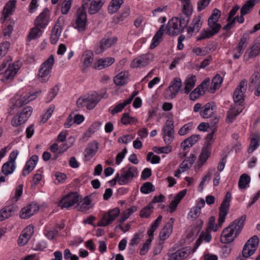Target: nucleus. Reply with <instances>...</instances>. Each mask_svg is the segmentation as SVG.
I'll use <instances>...</instances> for the list:
<instances>
[{
    "instance_id": "7ed1b4c3",
    "label": "nucleus",
    "mask_w": 260,
    "mask_h": 260,
    "mask_svg": "<svg viewBox=\"0 0 260 260\" xmlns=\"http://www.w3.org/2000/svg\"><path fill=\"white\" fill-rule=\"evenodd\" d=\"M231 199V193L230 191H228L226 193L224 199L219 208L218 219V224H212V225L209 226V228L212 229L213 231H217L221 227L222 223L224 222L225 217L229 210Z\"/></svg>"
},
{
    "instance_id": "a18cd8bd",
    "label": "nucleus",
    "mask_w": 260,
    "mask_h": 260,
    "mask_svg": "<svg viewBox=\"0 0 260 260\" xmlns=\"http://www.w3.org/2000/svg\"><path fill=\"white\" fill-rule=\"evenodd\" d=\"M222 82V78L219 74H217L212 79L211 90L214 92L217 88L220 87Z\"/></svg>"
},
{
    "instance_id": "8fccbe9b",
    "label": "nucleus",
    "mask_w": 260,
    "mask_h": 260,
    "mask_svg": "<svg viewBox=\"0 0 260 260\" xmlns=\"http://www.w3.org/2000/svg\"><path fill=\"white\" fill-rule=\"evenodd\" d=\"M213 36V33L211 32L208 28L204 29L201 30L199 36L197 37V40L201 41L202 40L208 39Z\"/></svg>"
},
{
    "instance_id": "ea45409f",
    "label": "nucleus",
    "mask_w": 260,
    "mask_h": 260,
    "mask_svg": "<svg viewBox=\"0 0 260 260\" xmlns=\"http://www.w3.org/2000/svg\"><path fill=\"white\" fill-rule=\"evenodd\" d=\"M138 119L134 117H131L128 113L122 114L121 118V122L124 125L136 124Z\"/></svg>"
},
{
    "instance_id": "bf43d9fd",
    "label": "nucleus",
    "mask_w": 260,
    "mask_h": 260,
    "mask_svg": "<svg viewBox=\"0 0 260 260\" xmlns=\"http://www.w3.org/2000/svg\"><path fill=\"white\" fill-rule=\"evenodd\" d=\"M34 233V227L32 225H29L26 226L23 231L22 233L24 235L27 239L29 240L30 239Z\"/></svg>"
},
{
    "instance_id": "f704fd0d",
    "label": "nucleus",
    "mask_w": 260,
    "mask_h": 260,
    "mask_svg": "<svg viewBox=\"0 0 260 260\" xmlns=\"http://www.w3.org/2000/svg\"><path fill=\"white\" fill-rule=\"evenodd\" d=\"M103 5V3L101 0L92 1L88 9L89 14L91 15L96 14L100 10Z\"/></svg>"
},
{
    "instance_id": "4d7b16f0",
    "label": "nucleus",
    "mask_w": 260,
    "mask_h": 260,
    "mask_svg": "<svg viewBox=\"0 0 260 260\" xmlns=\"http://www.w3.org/2000/svg\"><path fill=\"white\" fill-rule=\"evenodd\" d=\"M191 164L188 166L187 164H180L178 169L175 172L174 175L176 177H179L180 175L185 172L187 169L191 167Z\"/></svg>"
},
{
    "instance_id": "f257e3e1",
    "label": "nucleus",
    "mask_w": 260,
    "mask_h": 260,
    "mask_svg": "<svg viewBox=\"0 0 260 260\" xmlns=\"http://www.w3.org/2000/svg\"><path fill=\"white\" fill-rule=\"evenodd\" d=\"M189 15L188 14L183 13L178 17L172 18L169 21L166 27L168 34L170 36H177L182 32L188 24ZM165 29V25H161L152 39V42L150 45L151 49L154 48L161 42Z\"/></svg>"
},
{
    "instance_id": "c9c22d12",
    "label": "nucleus",
    "mask_w": 260,
    "mask_h": 260,
    "mask_svg": "<svg viewBox=\"0 0 260 260\" xmlns=\"http://www.w3.org/2000/svg\"><path fill=\"white\" fill-rule=\"evenodd\" d=\"M127 74L124 72H121L118 74L114 78V83L118 86H122L127 82Z\"/></svg>"
},
{
    "instance_id": "b1692460",
    "label": "nucleus",
    "mask_w": 260,
    "mask_h": 260,
    "mask_svg": "<svg viewBox=\"0 0 260 260\" xmlns=\"http://www.w3.org/2000/svg\"><path fill=\"white\" fill-rule=\"evenodd\" d=\"M216 106L213 103H208L202 108L200 115L204 118H208L213 115Z\"/></svg>"
},
{
    "instance_id": "680f3d73",
    "label": "nucleus",
    "mask_w": 260,
    "mask_h": 260,
    "mask_svg": "<svg viewBox=\"0 0 260 260\" xmlns=\"http://www.w3.org/2000/svg\"><path fill=\"white\" fill-rule=\"evenodd\" d=\"M54 110V107L53 106H50L48 109L46 113L42 115V118L40 121L41 123H44L51 116L53 111Z\"/></svg>"
},
{
    "instance_id": "3c124183",
    "label": "nucleus",
    "mask_w": 260,
    "mask_h": 260,
    "mask_svg": "<svg viewBox=\"0 0 260 260\" xmlns=\"http://www.w3.org/2000/svg\"><path fill=\"white\" fill-rule=\"evenodd\" d=\"M61 31L52 28L50 37V42L52 44H55L59 40Z\"/></svg>"
},
{
    "instance_id": "cd10ccee",
    "label": "nucleus",
    "mask_w": 260,
    "mask_h": 260,
    "mask_svg": "<svg viewBox=\"0 0 260 260\" xmlns=\"http://www.w3.org/2000/svg\"><path fill=\"white\" fill-rule=\"evenodd\" d=\"M149 62L147 56L142 55L134 59L131 64V67L133 68H142L147 66Z\"/></svg>"
},
{
    "instance_id": "aec40b11",
    "label": "nucleus",
    "mask_w": 260,
    "mask_h": 260,
    "mask_svg": "<svg viewBox=\"0 0 260 260\" xmlns=\"http://www.w3.org/2000/svg\"><path fill=\"white\" fill-rule=\"evenodd\" d=\"M116 38H103L100 42L99 46L95 49V52L96 54L102 53L106 49L111 47L117 42Z\"/></svg>"
},
{
    "instance_id": "e433bc0d",
    "label": "nucleus",
    "mask_w": 260,
    "mask_h": 260,
    "mask_svg": "<svg viewBox=\"0 0 260 260\" xmlns=\"http://www.w3.org/2000/svg\"><path fill=\"white\" fill-rule=\"evenodd\" d=\"M123 3V0H112L108 9L109 13L113 14L117 12Z\"/></svg>"
},
{
    "instance_id": "393cba45",
    "label": "nucleus",
    "mask_w": 260,
    "mask_h": 260,
    "mask_svg": "<svg viewBox=\"0 0 260 260\" xmlns=\"http://www.w3.org/2000/svg\"><path fill=\"white\" fill-rule=\"evenodd\" d=\"M98 149V143L93 142L89 144L85 150V161H89L91 158L96 153Z\"/></svg>"
},
{
    "instance_id": "423d86ee",
    "label": "nucleus",
    "mask_w": 260,
    "mask_h": 260,
    "mask_svg": "<svg viewBox=\"0 0 260 260\" xmlns=\"http://www.w3.org/2000/svg\"><path fill=\"white\" fill-rule=\"evenodd\" d=\"M221 16V11L217 9H214L212 13L208 20V29L213 33V35L217 34L221 28L220 24L217 23Z\"/></svg>"
},
{
    "instance_id": "5701e85b",
    "label": "nucleus",
    "mask_w": 260,
    "mask_h": 260,
    "mask_svg": "<svg viewBox=\"0 0 260 260\" xmlns=\"http://www.w3.org/2000/svg\"><path fill=\"white\" fill-rule=\"evenodd\" d=\"M70 147V146H68L66 144H61L60 146H58L57 144L54 143L50 146V150L51 151L54 153L53 156L52 157V160H55L56 158L59 154L62 153L64 151L67 150Z\"/></svg>"
},
{
    "instance_id": "20e7f679",
    "label": "nucleus",
    "mask_w": 260,
    "mask_h": 260,
    "mask_svg": "<svg viewBox=\"0 0 260 260\" xmlns=\"http://www.w3.org/2000/svg\"><path fill=\"white\" fill-rule=\"evenodd\" d=\"M54 63L53 55H50L49 58L42 64L39 71L38 79L42 83L47 82L50 77V72Z\"/></svg>"
},
{
    "instance_id": "79ce46f5",
    "label": "nucleus",
    "mask_w": 260,
    "mask_h": 260,
    "mask_svg": "<svg viewBox=\"0 0 260 260\" xmlns=\"http://www.w3.org/2000/svg\"><path fill=\"white\" fill-rule=\"evenodd\" d=\"M41 29L40 27L36 26L31 28L27 36V40L30 41L31 40L36 39L40 37L42 33Z\"/></svg>"
},
{
    "instance_id": "bb28decb",
    "label": "nucleus",
    "mask_w": 260,
    "mask_h": 260,
    "mask_svg": "<svg viewBox=\"0 0 260 260\" xmlns=\"http://www.w3.org/2000/svg\"><path fill=\"white\" fill-rule=\"evenodd\" d=\"M186 194V190L184 189L180 191L178 193H177L174 197V199L171 202L170 204V211L171 213L174 212L176 209L181 201V200L183 198V197Z\"/></svg>"
},
{
    "instance_id": "603ef678",
    "label": "nucleus",
    "mask_w": 260,
    "mask_h": 260,
    "mask_svg": "<svg viewBox=\"0 0 260 260\" xmlns=\"http://www.w3.org/2000/svg\"><path fill=\"white\" fill-rule=\"evenodd\" d=\"M15 169L14 164H4L2 168V171L6 175H8L12 173Z\"/></svg>"
},
{
    "instance_id": "6ab92c4d",
    "label": "nucleus",
    "mask_w": 260,
    "mask_h": 260,
    "mask_svg": "<svg viewBox=\"0 0 260 260\" xmlns=\"http://www.w3.org/2000/svg\"><path fill=\"white\" fill-rule=\"evenodd\" d=\"M39 209V207L37 204L31 203L21 209L20 217L22 219H27L37 213Z\"/></svg>"
},
{
    "instance_id": "c03bdc74",
    "label": "nucleus",
    "mask_w": 260,
    "mask_h": 260,
    "mask_svg": "<svg viewBox=\"0 0 260 260\" xmlns=\"http://www.w3.org/2000/svg\"><path fill=\"white\" fill-rule=\"evenodd\" d=\"M129 13L130 9L129 8H124L119 15L114 17V21L116 23H118L120 21L124 20L129 16Z\"/></svg>"
},
{
    "instance_id": "4be33fe9",
    "label": "nucleus",
    "mask_w": 260,
    "mask_h": 260,
    "mask_svg": "<svg viewBox=\"0 0 260 260\" xmlns=\"http://www.w3.org/2000/svg\"><path fill=\"white\" fill-rule=\"evenodd\" d=\"M243 105L235 104L231 106L230 110L227 112V116L226 122L228 123H232L243 109Z\"/></svg>"
},
{
    "instance_id": "5fc2aeb1",
    "label": "nucleus",
    "mask_w": 260,
    "mask_h": 260,
    "mask_svg": "<svg viewBox=\"0 0 260 260\" xmlns=\"http://www.w3.org/2000/svg\"><path fill=\"white\" fill-rule=\"evenodd\" d=\"M10 46V44L7 41L0 44V59L7 53Z\"/></svg>"
},
{
    "instance_id": "473e14b6",
    "label": "nucleus",
    "mask_w": 260,
    "mask_h": 260,
    "mask_svg": "<svg viewBox=\"0 0 260 260\" xmlns=\"http://www.w3.org/2000/svg\"><path fill=\"white\" fill-rule=\"evenodd\" d=\"M115 61V59L113 57H108L105 59H101L99 60L95 64V68L98 70H102L106 67H107Z\"/></svg>"
},
{
    "instance_id": "7c9ffc66",
    "label": "nucleus",
    "mask_w": 260,
    "mask_h": 260,
    "mask_svg": "<svg viewBox=\"0 0 260 260\" xmlns=\"http://www.w3.org/2000/svg\"><path fill=\"white\" fill-rule=\"evenodd\" d=\"M81 60L83 63L85 68H88L93 61V53L90 50L85 51L81 57Z\"/></svg>"
},
{
    "instance_id": "f03ea898",
    "label": "nucleus",
    "mask_w": 260,
    "mask_h": 260,
    "mask_svg": "<svg viewBox=\"0 0 260 260\" xmlns=\"http://www.w3.org/2000/svg\"><path fill=\"white\" fill-rule=\"evenodd\" d=\"M246 218V215H243L233 221L227 228L224 229L220 237L221 242L226 244L233 241L241 232L245 222Z\"/></svg>"
},
{
    "instance_id": "1a4fd4ad",
    "label": "nucleus",
    "mask_w": 260,
    "mask_h": 260,
    "mask_svg": "<svg viewBox=\"0 0 260 260\" xmlns=\"http://www.w3.org/2000/svg\"><path fill=\"white\" fill-rule=\"evenodd\" d=\"M174 125L172 119L166 121L162 130L163 139L167 145H169L173 140L174 137Z\"/></svg>"
},
{
    "instance_id": "f8f14e48",
    "label": "nucleus",
    "mask_w": 260,
    "mask_h": 260,
    "mask_svg": "<svg viewBox=\"0 0 260 260\" xmlns=\"http://www.w3.org/2000/svg\"><path fill=\"white\" fill-rule=\"evenodd\" d=\"M182 83L180 78L176 77L171 82L168 89L166 92L168 93L169 99L175 98L179 91L184 92V89H182Z\"/></svg>"
},
{
    "instance_id": "9d476101",
    "label": "nucleus",
    "mask_w": 260,
    "mask_h": 260,
    "mask_svg": "<svg viewBox=\"0 0 260 260\" xmlns=\"http://www.w3.org/2000/svg\"><path fill=\"white\" fill-rule=\"evenodd\" d=\"M79 194L77 192H71L63 197L58 206L61 209H69L79 202Z\"/></svg>"
},
{
    "instance_id": "49530a36",
    "label": "nucleus",
    "mask_w": 260,
    "mask_h": 260,
    "mask_svg": "<svg viewBox=\"0 0 260 260\" xmlns=\"http://www.w3.org/2000/svg\"><path fill=\"white\" fill-rule=\"evenodd\" d=\"M154 190V186L150 182L144 183L140 188V191L144 194H148Z\"/></svg>"
},
{
    "instance_id": "052dcab7",
    "label": "nucleus",
    "mask_w": 260,
    "mask_h": 260,
    "mask_svg": "<svg viewBox=\"0 0 260 260\" xmlns=\"http://www.w3.org/2000/svg\"><path fill=\"white\" fill-rule=\"evenodd\" d=\"M151 241V238H149L143 245L142 247L140 248V254L141 255H145L149 249Z\"/></svg>"
},
{
    "instance_id": "a878e982",
    "label": "nucleus",
    "mask_w": 260,
    "mask_h": 260,
    "mask_svg": "<svg viewBox=\"0 0 260 260\" xmlns=\"http://www.w3.org/2000/svg\"><path fill=\"white\" fill-rule=\"evenodd\" d=\"M174 221V219L171 218L170 221H168L165 225L164 228L161 229L159 233V237L160 240H165L167 239L169 235L172 232L173 223Z\"/></svg>"
},
{
    "instance_id": "09e8293b",
    "label": "nucleus",
    "mask_w": 260,
    "mask_h": 260,
    "mask_svg": "<svg viewBox=\"0 0 260 260\" xmlns=\"http://www.w3.org/2000/svg\"><path fill=\"white\" fill-rule=\"evenodd\" d=\"M153 207L151 204L143 208L140 211V215L142 218H148L153 212Z\"/></svg>"
},
{
    "instance_id": "de8ad7c7",
    "label": "nucleus",
    "mask_w": 260,
    "mask_h": 260,
    "mask_svg": "<svg viewBox=\"0 0 260 260\" xmlns=\"http://www.w3.org/2000/svg\"><path fill=\"white\" fill-rule=\"evenodd\" d=\"M44 234L49 240H52L58 234V231L56 229L52 230L48 226H46L44 230Z\"/></svg>"
},
{
    "instance_id": "dca6fc26",
    "label": "nucleus",
    "mask_w": 260,
    "mask_h": 260,
    "mask_svg": "<svg viewBox=\"0 0 260 260\" xmlns=\"http://www.w3.org/2000/svg\"><path fill=\"white\" fill-rule=\"evenodd\" d=\"M107 97L108 96L106 93L99 94L96 92H94L86 98L87 109L89 110L93 109L102 99H106Z\"/></svg>"
},
{
    "instance_id": "864d4df0",
    "label": "nucleus",
    "mask_w": 260,
    "mask_h": 260,
    "mask_svg": "<svg viewBox=\"0 0 260 260\" xmlns=\"http://www.w3.org/2000/svg\"><path fill=\"white\" fill-rule=\"evenodd\" d=\"M73 0H64L61 9V12L63 15L67 14L72 6Z\"/></svg>"
},
{
    "instance_id": "0eeeda50",
    "label": "nucleus",
    "mask_w": 260,
    "mask_h": 260,
    "mask_svg": "<svg viewBox=\"0 0 260 260\" xmlns=\"http://www.w3.org/2000/svg\"><path fill=\"white\" fill-rule=\"evenodd\" d=\"M32 108L27 106L15 116L12 120L11 124L13 126L17 127L24 123L32 114Z\"/></svg>"
},
{
    "instance_id": "774afa93",
    "label": "nucleus",
    "mask_w": 260,
    "mask_h": 260,
    "mask_svg": "<svg viewBox=\"0 0 260 260\" xmlns=\"http://www.w3.org/2000/svg\"><path fill=\"white\" fill-rule=\"evenodd\" d=\"M200 213V207L195 206L190 210L189 215L191 218L196 219L199 216Z\"/></svg>"
},
{
    "instance_id": "2f4dec72",
    "label": "nucleus",
    "mask_w": 260,
    "mask_h": 260,
    "mask_svg": "<svg viewBox=\"0 0 260 260\" xmlns=\"http://www.w3.org/2000/svg\"><path fill=\"white\" fill-rule=\"evenodd\" d=\"M16 2L15 0H10L6 4L3 11L4 21L7 19L10 14H12L15 8Z\"/></svg>"
},
{
    "instance_id": "0e129e2a",
    "label": "nucleus",
    "mask_w": 260,
    "mask_h": 260,
    "mask_svg": "<svg viewBox=\"0 0 260 260\" xmlns=\"http://www.w3.org/2000/svg\"><path fill=\"white\" fill-rule=\"evenodd\" d=\"M59 91V88L58 86H55L53 88L50 89L49 91L47 98L48 99V102L51 101L57 95Z\"/></svg>"
},
{
    "instance_id": "39448f33",
    "label": "nucleus",
    "mask_w": 260,
    "mask_h": 260,
    "mask_svg": "<svg viewBox=\"0 0 260 260\" xmlns=\"http://www.w3.org/2000/svg\"><path fill=\"white\" fill-rule=\"evenodd\" d=\"M87 22L86 10L84 9L83 7H80L77 12L76 19L73 26L79 32L84 33L86 29Z\"/></svg>"
},
{
    "instance_id": "e2e57ef3",
    "label": "nucleus",
    "mask_w": 260,
    "mask_h": 260,
    "mask_svg": "<svg viewBox=\"0 0 260 260\" xmlns=\"http://www.w3.org/2000/svg\"><path fill=\"white\" fill-rule=\"evenodd\" d=\"M64 18L63 16L59 17L53 28L61 31L64 24Z\"/></svg>"
},
{
    "instance_id": "37998d69",
    "label": "nucleus",
    "mask_w": 260,
    "mask_h": 260,
    "mask_svg": "<svg viewBox=\"0 0 260 260\" xmlns=\"http://www.w3.org/2000/svg\"><path fill=\"white\" fill-rule=\"evenodd\" d=\"M260 54V43H257L254 44L251 48L250 51L248 56L246 58L247 60L250 58H254Z\"/></svg>"
},
{
    "instance_id": "2eb2a0df",
    "label": "nucleus",
    "mask_w": 260,
    "mask_h": 260,
    "mask_svg": "<svg viewBox=\"0 0 260 260\" xmlns=\"http://www.w3.org/2000/svg\"><path fill=\"white\" fill-rule=\"evenodd\" d=\"M120 210L115 208L103 216L102 218L97 224L98 226H105L110 224L119 215Z\"/></svg>"
},
{
    "instance_id": "13d9d810",
    "label": "nucleus",
    "mask_w": 260,
    "mask_h": 260,
    "mask_svg": "<svg viewBox=\"0 0 260 260\" xmlns=\"http://www.w3.org/2000/svg\"><path fill=\"white\" fill-rule=\"evenodd\" d=\"M192 127V124L191 123H188L184 124L182 127L180 128L178 131V134L180 136H184L188 134L191 129Z\"/></svg>"
},
{
    "instance_id": "58836bf2",
    "label": "nucleus",
    "mask_w": 260,
    "mask_h": 260,
    "mask_svg": "<svg viewBox=\"0 0 260 260\" xmlns=\"http://www.w3.org/2000/svg\"><path fill=\"white\" fill-rule=\"evenodd\" d=\"M92 206L91 204V201L89 196H86L83 200V201L79 205L78 210L80 212H86Z\"/></svg>"
},
{
    "instance_id": "c85d7f7f",
    "label": "nucleus",
    "mask_w": 260,
    "mask_h": 260,
    "mask_svg": "<svg viewBox=\"0 0 260 260\" xmlns=\"http://www.w3.org/2000/svg\"><path fill=\"white\" fill-rule=\"evenodd\" d=\"M196 76L193 75H188L184 81L185 87L184 92L188 94L195 86L196 82Z\"/></svg>"
},
{
    "instance_id": "338daca9",
    "label": "nucleus",
    "mask_w": 260,
    "mask_h": 260,
    "mask_svg": "<svg viewBox=\"0 0 260 260\" xmlns=\"http://www.w3.org/2000/svg\"><path fill=\"white\" fill-rule=\"evenodd\" d=\"M23 190V185L20 184L16 187L15 191V196L13 198L14 202H17L19 198L22 196Z\"/></svg>"
},
{
    "instance_id": "4c0bfd02",
    "label": "nucleus",
    "mask_w": 260,
    "mask_h": 260,
    "mask_svg": "<svg viewBox=\"0 0 260 260\" xmlns=\"http://www.w3.org/2000/svg\"><path fill=\"white\" fill-rule=\"evenodd\" d=\"M211 148H210V143L203 148L202 152L199 156V159L201 162H205L207 161L208 158L211 155Z\"/></svg>"
},
{
    "instance_id": "4468645a",
    "label": "nucleus",
    "mask_w": 260,
    "mask_h": 260,
    "mask_svg": "<svg viewBox=\"0 0 260 260\" xmlns=\"http://www.w3.org/2000/svg\"><path fill=\"white\" fill-rule=\"evenodd\" d=\"M138 175L137 170L135 168H129L127 170H123L121 176L117 174L116 178H118V183L120 185L127 184L134 177Z\"/></svg>"
},
{
    "instance_id": "72a5a7b5",
    "label": "nucleus",
    "mask_w": 260,
    "mask_h": 260,
    "mask_svg": "<svg viewBox=\"0 0 260 260\" xmlns=\"http://www.w3.org/2000/svg\"><path fill=\"white\" fill-rule=\"evenodd\" d=\"M257 0H248L243 5L240 10V13L246 15L250 13L253 9Z\"/></svg>"
},
{
    "instance_id": "412c9836",
    "label": "nucleus",
    "mask_w": 260,
    "mask_h": 260,
    "mask_svg": "<svg viewBox=\"0 0 260 260\" xmlns=\"http://www.w3.org/2000/svg\"><path fill=\"white\" fill-rule=\"evenodd\" d=\"M17 210V207L15 205L7 206L2 208L0 210V221H4L12 216Z\"/></svg>"
},
{
    "instance_id": "ddd939ff",
    "label": "nucleus",
    "mask_w": 260,
    "mask_h": 260,
    "mask_svg": "<svg viewBox=\"0 0 260 260\" xmlns=\"http://www.w3.org/2000/svg\"><path fill=\"white\" fill-rule=\"evenodd\" d=\"M190 251H187L184 248L177 250V247L174 246L168 252V260H182L187 257Z\"/></svg>"
},
{
    "instance_id": "a211bd4d",
    "label": "nucleus",
    "mask_w": 260,
    "mask_h": 260,
    "mask_svg": "<svg viewBox=\"0 0 260 260\" xmlns=\"http://www.w3.org/2000/svg\"><path fill=\"white\" fill-rule=\"evenodd\" d=\"M49 10L48 8H45L34 21L35 26H38L40 28H44L48 24L49 19Z\"/></svg>"
},
{
    "instance_id": "9b49d317",
    "label": "nucleus",
    "mask_w": 260,
    "mask_h": 260,
    "mask_svg": "<svg viewBox=\"0 0 260 260\" xmlns=\"http://www.w3.org/2000/svg\"><path fill=\"white\" fill-rule=\"evenodd\" d=\"M259 239L256 236H253L245 244L243 251L242 255L244 258H248L252 255L258 246Z\"/></svg>"
},
{
    "instance_id": "c756f323",
    "label": "nucleus",
    "mask_w": 260,
    "mask_h": 260,
    "mask_svg": "<svg viewBox=\"0 0 260 260\" xmlns=\"http://www.w3.org/2000/svg\"><path fill=\"white\" fill-rule=\"evenodd\" d=\"M201 17L196 16L192 21L189 27L187 29L188 34L191 32H198L199 31L202 25V22L201 20Z\"/></svg>"
},
{
    "instance_id": "6e6552de",
    "label": "nucleus",
    "mask_w": 260,
    "mask_h": 260,
    "mask_svg": "<svg viewBox=\"0 0 260 260\" xmlns=\"http://www.w3.org/2000/svg\"><path fill=\"white\" fill-rule=\"evenodd\" d=\"M247 82L246 79L241 81L236 88L233 93V99L236 104L242 105L244 99V94L246 91Z\"/></svg>"
},
{
    "instance_id": "f3484780",
    "label": "nucleus",
    "mask_w": 260,
    "mask_h": 260,
    "mask_svg": "<svg viewBox=\"0 0 260 260\" xmlns=\"http://www.w3.org/2000/svg\"><path fill=\"white\" fill-rule=\"evenodd\" d=\"M20 67L19 61H16L12 64H9L8 68L5 70L1 80L5 82L8 80H12L18 72Z\"/></svg>"
},
{
    "instance_id": "a19ab883",
    "label": "nucleus",
    "mask_w": 260,
    "mask_h": 260,
    "mask_svg": "<svg viewBox=\"0 0 260 260\" xmlns=\"http://www.w3.org/2000/svg\"><path fill=\"white\" fill-rule=\"evenodd\" d=\"M250 182V177L246 174H243L240 177L238 186L240 189H244Z\"/></svg>"
},
{
    "instance_id": "6e6d98bb",
    "label": "nucleus",
    "mask_w": 260,
    "mask_h": 260,
    "mask_svg": "<svg viewBox=\"0 0 260 260\" xmlns=\"http://www.w3.org/2000/svg\"><path fill=\"white\" fill-rule=\"evenodd\" d=\"M129 103L125 100L123 103L117 105L114 109L111 110V114L114 115L118 112H121L124 108L127 105H129Z\"/></svg>"
},
{
    "instance_id": "69168bd1",
    "label": "nucleus",
    "mask_w": 260,
    "mask_h": 260,
    "mask_svg": "<svg viewBox=\"0 0 260 260\" xmlns=\"http://www.w3.org/2000/svg\"><path fill=\"white\" fill-rule=\"evenodd\" d=\"M258 146L259 143L257 139L254 138H252L248 149V153L252 152Z\"/></svg>"
}]
</instances>
